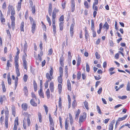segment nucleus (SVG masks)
I'll list each match as a JSON object with an SVG mask.
<instances>
[{
  "label": "nucleus",
  "mask_w": 130,
  "mask_h": 130,
  "mask_svg": "<svg viewBox=\"0 0 130 130\" xmlns=\"http://www.w3.org/2000/svg\"><path fill=\"white\" fill-rule=\"evenodd\" d=\"M87 117V113L86 112H84L82 115L80 116L79 122H82L85 121Z\"/></svg>",
  "instance_id": "f257e3e1"
},
{
  "label": "nucleus",
  "mask_w": 130,
  "mask_h": 130,
  "mask_svg": "<svg viewBox=\"0 0 130 130\" xmlns=\"http://www.w3.org/2000/svg\"><path fill=\"white\" fill-rule=\"evenodd\" d=\"M57 9L56 8H54L52 14V20L55 21V18L56 17Z\"/></svg>",
  "instance_id": "f03ea898"
},
{
  "label": "nucleus",
  "mask_w": 130,
  "mask_h": 130,
  "mask_svg": "<svg viewBox=\"0 0 130 130\" xmlns=\"http://www.w3.org/2000/svg\"><path fill=\"white\" fill-rule=\"evenodd\" d=\"M54 83L51 82L50 84V89L51 92H53L54 91Z\"/></svg>",
  "instance_id": "7ed1b4c3"
},
{
  "label": "nucleus",
  "mask_w": 130,
  "mask_h": 130,
  "mask_svg": "<svg viewBox=\"0 0 130 130\" xmlns=\"http://www.w3.org/2000/svg\"><path fill=\"white\" fill-rule=\"evenodd\" d=\"M53 23V33L54 34H55L56 32V26L55 25V21L54 20L52 21Z\"/></svg>",
  "instance_id": "20e7f679"
},
{
  "label": "nucleus",
  "mask_w": 130,
  "mask_h": 130,
  "mask_svg": "<svg viewBox=\"0 0 130 130\" xmlns=\"http://www.w3.org/2000/svg\"><path fill=\"white\" fill-rule=\"evenodd\" d=\"M36 101L35 99L32 98L30 101V103L32 106H37V104L35 102Z\"/></svg>",
  "instance_id": "39448f33"
},
{
  "label": "nucleus",
  "mask_w": 130,
  "mask_h": 130,
  "mask_svg": "<svg viewBox=\"0 0 130 130\" xmlns=\"http://www.w3.org/2000/svg\"><path fill=\"white\" fill-rule=\"evenodd\" d=\"M22 107L24 111H26L28 107L26 103H23L22 105Z\"/></svg>",
  "instance_id": "423d86ee"
},
{
  "label": "nucleus",
  "mask_w": 130,
  "mask_h": 130,
  "mask_svg": "<svg viewBox=\"0 0 130 130\" xmlns=\"http://www.w3.org/2000/svg\"><path fill=\"white\" fill-rule=\"evenodd\" d=\"M127 115H125L124 116L121 117L120 118L119 117L118 118V120H117L116 122V124H117L118 122L120 121H122L125 120L127 117Z\"/></svg>",
  "instance_id": "0eeeda50"
},
{
  "label": "nucleus",
  "mask_w": 130,
  "mask_h": 130,
  "mask_svg": "<svg viewBox=\"0 0 130 130\" xmlns=\"http://www.w3.org/2000/svg\"><path fill=\"white\" fill-rule=\"evenodd\" d=\"M23 91L24 93V95L26 96H27L28 94V89L27 87L25 86L24 87L23 89Z\"/></svg>",
  "instance_id": "6e6552de"
},
{
  "label": "nucleus",
  "mask_w": 130,
  "mask_h": 130,
  "mask_svg": "<svg viewBox=\"0 0 130 130\" xmlns=\"http://www.w3.org/2000/svg\"><path fill=\"white\" fill-rule=\"evenodd\" d=\"M6 100V96L5 95L1 96L0 97V102L1 104H3L4 101Z\"/></svg>",
  "instance_id": "1a4fd4ad"
},
{
  "label": "nucleus",
  "mask_w": 130,
  "mask_h": 130,
  "mask_svg": "<svg viewBox=\"0 0 130 130\" xmlns=\"http://www.w3.org/2000/svg\"><path fill=\"white\" fill-rule=\"evenodd\" d=\"M67 85L68 90L71 91V84L70 80L69 79H68L67 81Z\"/></svg>",
  "instance_id": "9d476101"
},
{
  "label": "nucleus",
  "mask_w": 130,
  "mask_h": 130,
  "mask_svg": "<svg viewBox=\"0 0 130 130\" xmlns=\"http://www.w3.org/2000/svg\"><path fill=\"white\" fill-rule=\"evenodd\" d=\"M81 62V58L78 55L77 57V66H78L80 64Z\"/></svg>",
  "instance_id": "9b49d317"
},
{
  "label": "nucleus",
  "mask_w": 130,
  "mask_h": 130,
  "mask_svg": "<svg viewBox=\"0 0 130 130\" xmlns=\"http://www.w3.org/2000/svg\"><path fill=\"white\" fill-rule=\"evenodd\" d=\"M80 110L79 109H78L77 110V111L76 112V114L75 115V119L76 120H78V118L79 117V115L80 113Z\"/></svg>",
  "instance_id": "f8f14e48"
},
{
  "label": "nucleus",
  "mask_w": 130,
  "mask_h": 130,
  "mask_svg": "<svg viewBox=\"0 0 130 130\" xmlns=\"http://www.w3.org/2000/svg\"><path fill=\"white\" fill-rule=\"evenodd\" d=\"M13 7L10 5H9L8 7V10L7 11V14L10 15V13L11 10V11Z\"/></svg>",
  "instance_id": "ddd939ff"
},
{
  "label": "nucleus",
  "mask_w": 130,
  "mask_h": 130,
  "mask_svg": "<svg viewBox=\"0 0 130 130\" xmlns=\"http://www.w3.org/2000/svg\"><path fill=\"white\" fill-rule=\"evenodd\" d=\"M15 87L14 89L15 90L17 88L18 84V77H16L15 79H14Z\"/></svg>",
  "instance_id": "4468645a"
},
{
  "label": "nucleus",
  "mask_w": 130,
  "mask_h": 130,
  "mask_svg": "<svg viewBox=\"0 0 130 130\" xmlns=\"http://www.w3.org/2000/svg\"><path fill=\"white\" fill-rule=\"evenodd\" d=\"M24 22H22L21 24L20 29L21 31L24 32Z\"/></svg>",
  "instance_id": "2eb2a0df"
},
{
  "label": "nucleus",
  "mask_w": 130,
  "mask_h": 130,
  "mask_svg": "<svg viewBox=\"0 0 130 130\" xmlns=\"http://www.w3.org/2000/svg\"><path fill=\"white\" fill-rule=\"evenodd\" d=\"M46 76L47 78L48 79V80L47 81L48 82H50L51 81L52 79L53 78L52 77H51V76H50V75L49 73H46Z\"/></svg>",
  "instance_id": "dca6fc26"
},
{
  "label": "nucleus",
  "mask_w": 130,
  "mask_h": 130,
  "mask_svg": "<svg viewBox=\"0 0 130 130\" xmlns=\"http://www.w3.org/2000/svg\"><path fill=\"white\" fill-rule=\"evenodd\" d=\"M36 26V23H34L32 24L31 27V31L33 33H34L35 30V27Z\"/></svg>",
  "instance_id": "f3484780"
},
{
  "label": "nucleus",
  "mask_w": 130,
  "mask_h": 130,
  "mask_svg": "<svg viewBox=\"0 0 130 130\" xmlns=\"http://www.w3.org/2000/svg\"><path fill=\"white\" fill-rule=\"evenodd\" d=\"M18 59H15L14 63L15 64V68L16 70L19 69V65L18 63Z\"/></svg>",
  "instance_id": "a211bd4d"
},
{
  "label": "nucleus",
  "mask_w": 130,
  "mask_h": 130,
  "mask_svg": "<svg viewBox=\"0 0 130 130\" xmlns=\"http://www.w3.org/2000/svg\"><path fill=\"white\" fill-rule=\"evenodd\" d=\"M2 88L3 91L5 92L6 91V89L5 87V86L4 82L2 81Z\"/></svg>",
  "instance_id": "6ab92c4d"
},
{
  "label": "nucleus",
  "mask_w": 130,
  "mask_h": 130,
  "mask_svg": "<svg viewBox=\"0 0 130 130\" xmlns=\"http://www.w3.org/2000/svg\"><path fill=\"white\" fill-rule=\"evenodd\" d=\"M2 88L3 91L5 92L6 91V89L5 87V86L4 82L2 81Z\"/></svg>",
  "instance_id": "aec40b11"
},
{
  "label": "nucleus",
  "mask_w": 130,
  "mask_h": 130,
  "mask_svg": "<svg viewBox=\"0 0 130 130\" xmlns=\"http://www.w3.org/2000/svg\"><path fill=\"white\" fill-rule=\"evenodd\" d=\"M60 30H62L63 28V22H60L59 23Z\"/></svg>",
  "instance_id": "412c9836"
},
{
  "label": "nucleus",
  "mask_w": 130,
  "mask_h": 130,
  "mask_svg": "<svg viewBox=\"0 0 130 130\" xmlns=\"http://www.w3.org/2000/svg\"><path fill=\"white\" fill-rule=\"evenodd\" d=\"M46 95L48 99H49L50 98V91L48 89H47L46 91Z\"/></svg>",
  "instance_id": "4be33fe9"
},
{
  "label": "nucleus",
  "mask_w": 130,
  "mask_h": 130,
  "mask_svg": "<svg viewBox=\"0 0 130 130\" xmlns=\"http://www.w3.org/2000/svg\"><path fill=\"white\" fill-rule=\"evenodd\" d=\"M25 43L24 44V53H25L27 51V43L26 41H25Z\"/></svg>",
  "instance_id": "5701e85b"
},
{
  "label": "nucleus",
  "mask_w": 130,
  "mask_h": 130,
  "mask_svg": "<svg viewBox=\"0 0 130 130\" xmlns=\"http://www.w3.org/2000/svg\"><path fill=\"white\" fill-rule=\"evenodd\" d=\"M5 108L6 109V110L5 111V114L6 115V117L5 118H8L9 114V111L7 107H6Z\"/></svg>",
  "instance_id": "b1692460"
},
{
  "label": "nucleus",
  "mask_w": 130,
  "mask_h": 130,
  "mask_svg": "<svg viewBox=\"0 0 130 130\" xmlns=\"http://www.w3.org/2000/svg\"><path fill=\"white\" fill-rule=\"evenodd\" d=\"M49 119L50 125L54 124V123L53 122V119L51 117V116L50 115L49 116Z\"/></svg>",
  "instance_id": "393cba45"
},
{
  "label": "nucleus",
  "mask_w": 130,
  "mask_h": 130,
  "mask_svg": "<svg viewBox=\"0 0 130 130\" xmlns=\"http://www.w3.org/2000/svg\"><path fill=\"white\" fill-rule=\"evenodd\" d=\"M11 61V60H8L7 61V66L8 68V69H9V67H11L12 66V64L10 63V61Z\"/></svg>",
  "instance_id": "a878e982"
},
{
  "label": "nucleus",
  "mask_w": 130,
  "mask_h": 130,
  "mask_svg": "<svg viewBox=\"0 0 130 130\" xmlns=\"http://www.w3.org/2000/svg\"><path fill=\"white\" fill-rule=\"evenodd\" d=\"M23 66L24 67V68L26 69V70H27V62L26 61H23Z\"/></svg>",
  "instance_id": "bb28decb"
},
{
  "label": "nucleus",
  "mask_w": 130,
  "mask_h": 130,
  "mask_svg": "<svg viewBox=\"0 0 130 130\" xmlns=\"http://www.w3.org/2000/svg\"><path fill=\"white\" fill-rule=\"evenodd\" d=\"M33 85L34 88V90L36 92L37 91V85L35 81H34V82Z\"/></svg>",
  "instance_id": "cd10ccee"
},
{
  "label": "nucleus",
  "mask_w": 130,
  "mask_h": 130,
  "mask_svg": "<svg viewBox=\"0 0 130 130\" xmlns=\"http://www.w3.org/2000/svg\"><path fill=\"white\" fill-rule=\"evenodd\" d=\"M8 118H5V124L6 127L7 128L8 127Z\"/></svg>",
  "instance_id": "c85d7f7f"
},
{
  "label": "nucleus",
  "mask_w": 130,
  "mask_h": 130,
  "mask_svg": "<svg viewBox=\"0 0 130 130\" xmlns=\"http://www.w3.org/2000/svg\"><path fill=\"white\" fill-rule=\"evenodd\" d=\"M103 27L104 28L105 27H106L107 30L109 28V26L107 22H106L103 26Z\"/></svg>",
  "instance_id": "c756f323"
},
{
  "label": "nucleus",
  "mask_w": 130,
  "mask_h": 130,
  "mask_svg": "<svg viewBox=\"0 0 130 130\" xmlns=\"http://www.w3.org/2000/svg\"><path fill=\"white\" fill-rule=\"evenodd\" d=\"M61 76H58V82L59 83H62V78Z\"/></svg>",
  "instance_id": "7c9ffc66"
},
{
  "label": "nucleus",
  "mask_w": 130,
  "mask_h": 130,
  "mask_svg": "<svg viewBox=\"0 0 130 130\" xmlns=\"http://www.w3.org/2000/svg\"><path fill=\"white\" fill-rule=\"evenodd\" d=\"M30 22L31 24L35 23V22L33 18L31 17H30L29 18Z\"/></svg>",
  "instance_id": "2f4dec72"
},
{
  "label": "nucleus",
  "mask_w": 130,
  "mask_h": 130,
  "mask_svg": "<svg viewBox=\"0 0 130 130\" xmlns=\"http://www.w3.org/2000/svg\"><path fill=\"white\" fill-rule=\"evenodd\" d=\"M38 115L39 122L41 123L42 122V117L41 113L40 112H38Z\"/></svg>",
  "instance_id": "473e14b6"
},
{
  "label": "nucleus",
  "mask_w": 130,
  "mask_h": 130,
  "mask_svg": "<svg viewBox=\"0 0 130 130\" xmlns=\"http://www.w3.org/2000/svg\"><path fill=\"white\" fill-rule=\"evenodd\" d=\"M81 77V73L80 71H78L77 74V78L78 80H79Z\"/></svg>",
  "instance_id": "72a5a7b5"
},
{
  "label": "nucleus",
  "mask_w": 130,
  "mask_h": 130,
  "mask_svg": "<svg viewBox=\"0 0 130 130\" xmlns=\"http://www.w3.org/2000/svg\"><path fill=\"white\" fill-rule=\"evenodd\" d=\"M65 129L66 130H67L68 129V124L67 122V119H66L65 122Z\"/></svg>",
  "instance_id": "f704fd0d"
},
{
  "label": "nucleus",
  "mask_w": 130,
  "mask_h": 130,
  "mask_svg": "<svg viewBox=\"0 0 130 130\" xmlns=\"http://www.w3.org/2000/svg\"><path fill=\"white\" fill-rule=\"evenodd\" d=\"M84 105L85 107L87 109H88L89 108L88 107V102L86 101H85V102H84Z\"/></svg>",
  "instance_id": "c9c22d12"
},
{
  "label": "nucleus",
  "mask_w": 130,
  "mask_h": 130,
  "mask_svg": "<svg viewBox=\"0 0 130 130\" xmlns=\"http://www.w3.org/2000/svg\"><path fill=\"white\" fill-rule=\"evenodd\" d=\"M72 105L73 108H75L76 106V101L74 100L73 102Z\"/></svg>",
  "instance_id": "e433bc0d"
},
{
  "label": "nucleus",
  "mask_w": 130,
  "mask_h": 130,
  "mask_svg": "<svg viewBox=\"0 0 130 130\" xmlns=\"http://www.w3.org/2000/svg\"><path fill=\"white\" fill-rule=\"evenodd\" d=\"M126 89L127 91H130V83L128 82L127 84Z\"/></svg>",
  "instance_id": "4c0bfd02"
},
{
  "label": "nucleus",
  "mask_w": 130,
  "mask_h": 130,
  "mask_svg": "<svg viewBox=\"0 0 130 130\" xmlns=\"http://www.w3.org/2000/svg\"><path fill=\"white\" fill-rule=\"evenodd\" d=\"M68 59L70 60L72 58V56L71 52L70 51L68 52Z\"/></svg>",
  "instance_id": "58836bf2"
},
{
  "label": "nucleus",
  "mask_w": 130,
  "mask_h": 130,
  "mask_svg": "<svg viewBox=\"0 0 130 130\" xmlns=\"http://www.w3.org/2000/svg\"><path fill=\"white\" fill-rule=\"evenodd\" d=\"M21 5V2H20L18 3V11L20 10Z\"/></svg>",
  "instance_id": "ea45409f"
},
{
  "label": "nucleus",
  "mask_w": 130,
  "mask_h": 130,
  "mask_svg": "<svg viewBox=\"0 0 130 130\" xmlns=\"http://www.w3.org/2000/svg\"><path fill=\"white\" fill-rule=\"evenodd\" d=\"M98 0H94V2L92 6V8L93 9L94 8V7L95 6V5H97L98 4Z\"/></svg>",
  "instance_id": "a19ab883"
},
{
  "label": "nucleus",
  "mask_w": 130,
  "mask_h": 130,
  "mask_svg": "<svg viewBox=\"0 0 130 130\" xmlns=\"http://www.w3.org/2000/svg\"><path fill=\"white\" fill-rule=\"evenodd\" d=\"M94 23L93 20H91V30L92 29H94Z\"/></svg>",
  "instance_id": "79ce46f5"
},
{
  "label": "nucleus",
  "mask_w": 130,
  "mask_h": 130,
  "mask_svg": "<svg viewBox=\"0 0 130 130\" xmlns=\"http://www.w3.org/2000/svg\"><path fill=\"white\" fill-rule=\"evenodd\" d=\"M12 114L14 117L15 116V108L14 107H12Z\"/></svg>",
  "instance_id": "37998d69"
},
{
  "label": "nucleus",
  "mask_w": 130,
  "mask_h": 130,
  "mask_svg": "<svg viewBox=\"0 0 130 130\" xmlns=\"http://www.w3.org/2000/svg\"><path fill=\"white\" fill-rule=\"evenodd\" d=\"M15 22L14 21L11 22V27L13 30H14L15 28Z\"/></svg>",
  "instance_id": "c03bdc74"
},
{
  "label": "nucleus",
  "mask_w": 130,
  "mask_h": 130,
  "mask_svg": "<svg viewBox=\"0 0 130 130\" xmlns=\"http://www.w3.org/2000/svg\"><path fill=\"white\" fill-rule=\"evenodd\" d=\"M92 32L93 36V37H95L96 36V33L95 31L94 30V29H92L91 30Z\"/></svg>",
  "instance_id": "a18cd8bd"
},
{
  "label": "nucleus",
  "mask_w": 130,
  "mask_h": 130,
  "mask_svg": "<svg viewBox=\"0 0 130 130\" xmlns=\"http://www.w3.org/2000/svg\"><path fill=\"white\" fill-rule=\"evenodd\" d=\"M18 117H17L15 120L14 125H18Z\"/></svg>",
  "instance_id": "49530a36"
},
{
  "label": "nucleus",
  "mask_w": 130,
  "mask_h": 130,
  "mask_svg": "<svg viewBox=\"0 0 130 130\" xmlns=\"http://www.w3.org/2000/svg\"><path fill=\"white\" fill-rule=\"evenodd\" d=\"M27 56V54L26 53H25L24 55L22 57V60L23 61H26V57Z\"/></svg>",
  "instance_id": "de8ad7c7"
},
{
  "label": "nucleus",
  "mask_w": 130,
  "mask_h": 130,
  "mask_svg": "<svg viewBox=\"0 0 130 130\" xmlns=\"http://www.w3.org/2000/svg\"><path fill=\"white\" fill-rule=\"evenodd\" d=\"M90 69L88 63L86 64V71L87 72H89L90 71Z\"/></svg>",
  "instance_id": "09e8293b"
},
{
  "label": "nucleus",
  "mask_w": 130,
  "mask_h": 130,
  "mask_svg": "<svg viewBox=\"0 0 130 130\" xmlns=\"http://www.w3.org/2000/svg\"><path fill=\"white\" fill-rule=\"evenodd\" d=\"M28 77V76L27 75L25 74L24 75L23 80L25 82H26L27 81Z\"/></svg>",
  "instance_id": "8fccbe9b"
},
{
  "label": "nucleus",
  "mask_w": 130,
  "mask_h": 130,
  "mask_svg": "<svg viewBox=\"0 0 130 130\" xmlns=\"http://www.w3.org/2000/svg\"><path fill=\"white\" fill-rule=\"evenodd\" d=\"M109 127V130H113V124L112 123H110Z\"/></svg>",
  "instance_id": "3c124183"
},
{
  "label": "nucleus",
  "mask_w": 130,
  "mask_h": 130,
  "mask_svg": "<svg viewBox=\"0 0 130 130\" xmlns=\"http://www.w3.org/2000/svg\"><path fill=\"white\" fill-rule=\"evenodd\" d=\"M47 20L49 24V25L51 26V22L50 18L48 17V16H47Z\"/></svg>",
  "instance_id": "603ef678"
},
{
  "label": "nucleus",
  "mask_w": 130,
  "mask_h": 130,
  "mask_svg": "<svg viewBox=\"0 0 130 130\" xmlns=\"http://www.w3.org/2000/svg\"><path fill=\"white\" fill-rule=\"evenodd\" d=\"M84 5L85 7L87 8H88L89 6L88 3L86 1H85L84 2Z\"/></svg>",
  "instance_id": "864d4df0"
},
{
  "label": "nucleus",
  "mask_w": 130,
  "mask_h": 130,
  "mask_svg": "<svg viewBox=\"0 0 130 130\" xmlns=\"http://www.w3.org/2000/svg\"><path fill=\"white\" fill-rule=\"evenodd\" d=\"M31 95H32V98L34 99H35L36 101H37V98L35 95L34 94V93L32 92L31 93Z\"/></svg>",
  "instance_id": "5fc2aeb1"
},
{
  "label": "nucleus",
  "mask_w": 130,
  "mask_h": 130,
  "mask_svg": "<svg viewBox=\"0 0 130 130\" xmlns=\"http://www.w3.org/2000/svg\"><path fill=\"white\" fill-rule=\"evenodd\" d=\"M53 73V70L52 68H51V70L50 71V75L51 76H52Z\"/></svg>",
  "instance_id": "6e6d98bb"
},
{
  "label": "nucleus",
  "mask_w": 130,
  "mask_h": 130,
  "mask_svg": "<svg viewBox=\"0 0 130 130\" xmlns=\"http://www.w3.org/2000/svg\"><path fill=\"white\" fill-rule=\"evenodd\" d=\"M95 55L96 56V58L97 59H99L100 58V55L99 54H98L97 52H96L95 53Z\"/></svg>",
  "instance_id": "4d7b16f0"
},
{
  "label": "nucleus",
  "mask_w": 130,
  "mask_h": 130,
  "mask_svg": "<svg viewBox=\"0 0 130 130\" xmlns=\"http://www.w3.org/2000/svg\"><path fill=\"white\" fill-rule=\"evenodd\" d=\"M27 120L28 123V126H30V121L29 117H27Z\"/></svg>",
  "instance_id": "13d9d810"
},
{
  "label": "nucleus",
  "mask_w": 130,
  "mask_h": 130,
  "mask_svg": "<svg viewBox=\"0 0 130 130\" xmlns=\"http://www.w3.org/2000/svg\"><path fill=\"white\" fill-rule=\"evenodd\" d=\"M16 73L17 75V77H18L20 75L19 69L16 70Z\"/></svg>",
  "instance_id": "bf43d9fd"
},
{
  "label": "nucleus",
  "mask_w": 130,
  "mask_h": 130,
  "mask_svg": "<svg viewBox=\"0 0 130 130\" xmlns=\"http://www.w3.org/2000/svg\"><path fill=\"white\" fill-rule=\"evenodd\" d=\"M97 107V111H98V112L99 114H101V110L100 109V107L98 105L96 106Z\"/></svg>",
  "instance_id": "052dcab7"
},
{
  "label": "nucleus",
  "mask_w": 130,
  "mask_h": 130,
  "mask_svg": "<svg viewBox=\"0 0 130 130\" xmlns=\"http://www.w3.org/2000/svg\"><path fill=\"white\" fill-rule=\"evenodd\" d=\"M15 14V11L13 7V9H12L11 11V15L14 16V15Z\"/></svg>",
  "instance_id": "680f3d73"
},
{
  "label": "nucleus",
  "mask_w": 130,
  "mask_h": 130,
  "mask_svg": "<svg viewBox=\"0 0 130 130\" xmlns=\"http://www.w3.org/2000/svg\"><path fill=\"white\" fill-rule=\"evenodd\" d=\"M94 78L96 80H99L101 78L100 75H98V76H94Z\"/></svg>",
  "instance_id": "e2e57ef3"
},
{
  "label": "nucleus",
  "mask_w": 130,
  "mask_h": 130,
  "mask_svg": "<svg viewBox=\"0 0 130 130\" xmlns=\"http://www.w3.org/2000/svg\"><path fill=\"white\" fill-rule=\"evenodd\" d=\"M64 17L63 15H62L60 17L59 20L60 21H63L64 20Z\"/></svg>",
  "instance_id": "0e129e2a"
},
{
  "label": "nucleus",
  "mask_w": 130,
  "mask_h": 130,
  "mask_svg": "<svg viewBox=\"0 0 130 130\" xmlns=\"http://www.w3.org/2000/svg\"><path fill=\"white\" fill-rule=\"evenodd\" d=\"M52 5L51 4H49V6L48 8V11H52Z\"/></svg>",
  "instance_id": "69168bd1"
},
{
  "label": "nucleus",
  "mask_w": 130,
  "mask_h": 130,
  "mask_svg": "<svg viewBox=\"0 0 130 130\" xmlns=\"http://www.w3.org/2000/svg\"><path fill=\"white\" fill-rule=\"evenodd\" d=\"M32 13L33 14H34L35 12V6H34L32 7Z\"/></svg>",
  "instance_id": "338daca9"
},
{
  "label": "nucleus",
  "mask_w": 130,
  "mask_h": 130,
  "mask_svg": "<svg viewBox=\"0 0 130 130\" xmlns=\"http://www.w3.org/2000/svg\"><path fill=\"white\" fill-rule=\"evenodd\" d=\"M7 81L9 85H10L11 84V80L10 78H9V77L8 78Z\"/></svg>",
  "instance_id": "774afa93"
}]
</instances>
